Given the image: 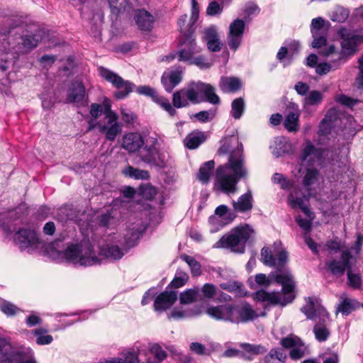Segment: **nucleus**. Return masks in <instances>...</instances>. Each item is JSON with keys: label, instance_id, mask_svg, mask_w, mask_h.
Returning a JSON list of instances; mask_svg holds the SVG:
<instances>
[{"label": "nucleus", "instance_id": "obj_1", "mask_svg": "<svg viewBox=\"0 0 363 363\" xmlns=\"http://www.w3.org/2000/svg\"><path fill=\"white\" fill-rule=\"evenodd\" d=\"M229 153L228 162L216 169L215 187L225 193L235 191L238 182L247 177L242 144L237 135L225 137L220 140L218 155Z\"/></svg>", "mask_w": 363, "mask_h": 363}, {"label": "nucleus", "instance_id": "obj_2", "mask_svg": "<svg viewBox=\"0 0 363 363\" xmlns=\"http://www.w3.org/2000/svg\"><path fill=\"white\" fill-rule=\"evenodd\" d=\"M208 101L218 105L220 103L219 96L215 93V88L210 84L201 82H191L172 96V106L176 108L187 107L193 104Z\"/></svg>", "mask_w": 363, "mask_h": 363}, {"label": "nucleus", "instance_id": "obj_3", "mask_svg": "<svg viewBox=\"0 0 363 363\" xmlns=\"http://www.w3.org/2000/svg\"><path fill=\"white\" fill-rule=\"evenodd\" d=\"M274 281L281 285V291L269 292L264 289L257 291L253 298L259 302H265L268 305H280L285 306L293 302L295 298L294 289L296 284L292 274L287 270L273 275Z\"/></svg>", "mask_w": 363, "mask_h": 363}, {"label": "nucleus", "instance_id": "obj_4", "mask_svg": "<svg viewBox=\"0 0 363 363\" xmlns=\"http://www.w3.org/2000/svg\"><path fill=\"white\" fill-rule=\"evenodd\" d=\"M65 259L79 267H91L101 264V259L89 240L71 244L63 252Z\"/></svg>", "mask_w": 363, "mask_h": 363}, {"label": "nucleus", "instance_id": "obj_5", "mask_svg": "<svg viewBox=\"0 0 363 363\" xmlns=\"http://www.w3.org/2000/svg\"><path fill=\"white\" fill-rule=\"evenodd\" d=\"M254 233V230L248 224L239 225L224 235L214 245V248H228L234 252L243 253L246 242Z\"/></svg>", "mask_w": 363, "mask_h": 363}, {"label": "nucleus", "instance_id": "obj_6", "mask_svg": "<svg viewBox=\"0 0 363 363\" xmlns=\"http://www.w3.org/2000/svg\"><path fill=\"white\" fill-rule=\"evenodd\" d=\"M301 310L308 319L313 320L316 323L313 328L315 338L320 342L325 341L330 335L325 325V323L328 320V313L325 308L315 302L313 298L308 297L306 304Z\"/></svg>", "mask_w": 363, "mask_h": 363}, {"label": "nucleus", "instance_id": "obj_7", "mask_svg": "<svg viewBox=\"0 0 363 363\" xmlns=\"http://www.w3.org/2000/svg\"><path fill=\"white\" fill-rule=\"evenodd\" d=\"M159 145L157 135L149 137L139 152L138 157L140 160L160 169L165 167L168 156L160 149Z\"/></svg>", "mask_w": 363, "mask_h": 363}, {"label": "nucleus", "instance_id": "obj_8", "mask_svg": "<svg viewBox=\"0 0 363 363\" xmlns=\"http://www.w3.org/2000/svg\"><path fill=\"white\" fill-rule=\"evenodd\" d=\"M337 34L340 38L341 51L338 53L337 60L345 62L346 58L354 55L363 43V35L357 30L345 27L338 29Z\"/></svg>", "mask_w": 363, "mask_h": 363}, {"label": "nucleus", "instance_id": "obj_9", "mask_svg": "<svg viewBox=\"0 0 363 363\" xmlns=\"http://www.w3.org/2000/svg\"><path fill=\"white\" fill-rule=\"evenodd\" d=\"M98 72L101 78L117 89L113 96L118 100L126 98L136 88L133 82L123 79L117 73L103 66L98 67Z\"/></svg>", "mask_w": 363, "mask_h": 363}, {"label": "nucleus", "instance_id": "obj_10", "mask_svg": "<svg viewBox=\"0 0 363 363\" xmlns=\"http://www.w3.org/2000/svg\"><path fill=\"white\" fill-rule=\"evenodd\" d=\"M201 48L197 45L193 33H189L184 37L181 48L177 52L179 61L189 63L194 55L199 53Z\"/></svg>", "mask_w": 363, "mask_h": 363}, {"label": "nucleus", "instance_id": "obj_11", "mask_svg": "<svg viewBox=\"0 0 363 363\" xmlns=\"http://www.w3.org/2000/svg\"><path fill=\"white\" fill-rule=\"evenodd\" d=\"M136 92L141 95L150 96L161 108L167 111L169 116L173 117L177 115V111L171 104L169 100L157 94L155 89L148 86H140L136 88Z\"/></svg>", "mask_w": 363, "mask_h": 363}, {"label": "nucleus", "instance_id": "obj_12", "mask_svg": "<svg viewBox=\"0 0 363 363\" xmlns=\"http://www.w3.org/2000/svg\"><path fill=\"white\" fill-rule=\"evenodd\" d=\"M86 96V88L82 82L75 81L72 83L67 91V101L77 107L86 106L88 104Z\"/></svg>", "mask_w": 363, "mask_h": 363}, {"label": "nucleus", "instance_id": "obj_13", "mask_svg": "<svg viewBox=\"0 0 363 363\" xmlns=\"http://www.w3.org/2000/svg\"><path fill=\"white\" fill-rule=\"evenodd\" d=\"M280 344L284 348L290 349L289 356L292 359L302 358L306 352L307 347L296 335H289L281 340Z\"/></svg>", "mask_w": 363, "mask_h": 363}, {"label": "nucleus", "instance_id": "obj_14", "mask_svg": "<svg viewBox=\"0 0 363 363\" xmlns=\"http://www.w3.org/2000/svg\"><path fill=\"white\" fill-rule=\"evenodd\" d=\"M245 28L243 20L238 18L234 20L229 26L227 35V43L230 50L234 51L240 47Z\"/></svg>", "mask_w": 363, "mask_h": 363}, {"label": "nucleus", "instance_id": "obj_15", "mask_svg": "<svg viewBox=\"0 0 363 363\" xmlns=\"http://www.w3.org/2000/svg\"><path fill=\"white\" fill-rule=\"evenodd\" d=\"M8 38H10L11 40V54L13 59H18L21 53L33 49L39 43V38H37V35L20 36L21 43L18 42L17 44L13 42L14 40L13 37L9 36Z\"/></svg>", "mask_w": 363, "mask_h": 363}, {"label": "nucleus", "instance_id": "obj_16", "mask_svg": "<svg viewBox=\"0 0 363 363\" xmlns=\"http://www.w3.org/2000/svg\"><path fill=\"white\" fill-rule=\"evenodd\" d=\"M13 240L21 250L33 247L39 242L35 231L26 228L18 230L14 235Z\"/></svg>", "mask_w": 363, "mask_h": 363}, {"label": "nucleus", "instance_id": "obj_17", "mask_svg": "<svg viewBox=\"0 0 363 363\" xmlns=\"http://www.w3.org/2000/svg\"><path fill=\"white\" fill-rule=\"evenodd\" d=\"M352 259L351 253L346 250L342 253L341 259H333L326 262V269L335 276H342L345 270H348L351 267L350 259Z\"/></svg>", "mask_w": 363, "mask_h": 363}, {"label": "nucleus", "instance_id": "obj_18", "mask_svg": "<svg viewBox=\"0 0 363 363\" xmlns=\"http://www.w3.org/2000/svg\"><path fill=\"white\" fill-rule=\"evenodd\" d=\"M145 145V140L139 133H125L121 140V147L130 154H134L140 151Z\"/></svg>", "mask_w": 363, "mask_h": 363}, {"label": "nucleus", "instance_id": "obj_19", "mask_svg": "<svg viewBox=\"0 0 363 363\" xmlns=\"http://www.w3.org/2000/svg\"><path fill=\"white\" fill-rule=\"evenodd\" d=\"M288 203L292 208H299L305 215L311 216L312 211L304 203L305 201L308 200L307 195L296 185L290 191L288 196Z\"/></svg>", "mask_w": 363, "mask_h": 363}, {"label": "nucleus", "instance_id": "obj_20", "mask_svg": "<svg viewBox=\"0 0 363 363\" xmlns=\"http://www.w3.org/2000/svg\"><path fill=\"white\" fill-rule=\"evenodd\" d=\"M206 313L215 320L233 323V304L225 303L210 306L207 308Z\"/></svg>", "mask_w": 363, "mask_h": 363}, {"label": "nucleus", "instance_id": "obj_21", "mask_svg": "<svg viewBox=\"0 0 363 363\" xmlns=\"http://www.w3.org/2000/svg\"><path fill=\"white\" fill-rule=\"evenodd\" d=\"M258 316L259 315L248 303L240 305L233 304V323H247Z\"/></svg>", "mask_w": 363, "mask_h": 363}, {"label": "nucleus", "instance_id": "obj_22", "mask_svg": "<svg viewBox=\"0 0 363 363\" xmlns=\"http://www.w3.org/2000/svg\"><path fill=\"white\" fill-rule=\"evenodd\" d=\"M133 18L138 28L142 31H150L155 22V16L144 9L134 10Z\"/></svg>", "mask_w": 363, "mask_h": 363}, {"label": "nucleus", "instance_id": "obj_23", "mask_svg": "<svg viewBox=\"0 0 363 363\" xmlns=\"http://www.w3.org/2000/svg\"><path fill=\"white\" fill-rule=\"evenodd\" d=\"M118 119V116H114L113 118L107 119L104 124H98L100 131L105 134L106 139L108 141H113L122 132L123 125Z\"/></svg>", "mask_w": 363, "mask_h": 363}, {"label": "nucleus", "instance_id": "obj_24", "mask_svg": "<svg viewBox=\"0 0 363 363\" xmlns=\"http://www.w3.org/2000/svg\"><path fill=\"white\" fill-rule=\"evenodd\" d=\"M182 72L183 69L181 67H178L174 70L163 73L161 82L167 92H171L182 82Z\"/></svg>", "mask_w": 363, "mask_h": 363}, {"label": "nucleus", "instance_id": "obj_25", "mask_svg": "<svg viewBox=\"0 0 363 363\" xmlns=\"http://www.w3.org/2000/svg\"><path fill=\"white\" fill-rule=\"evenodd\" d=\"M177 299V291H164L160 294L155 300L154 308L157 311H163L169 308Z\"/></svg>", "mask_w": 363, "mask_h": 363}, {"label": "nucleus", "instance_id": "obj_26", "mask_svg": "<svg viewBox=\"0 0 363 363\" xmlns=\"http://www.w3.org/2000/svg\"><path fill=\"white\" fill-rule=\"evenodd\" d=\"M323 155V150L320 148H316L312 143L307 140L303 144V149L299 155V160L304 162L307 161L309 163L315 160H319Z\"/></svg>", "mask_w": 363, "mask_h": 363}, {"label": "nucleus", "instance_id": "obj_27", "mask_svg": "<svg viewBox=\"0 0 363 363\" xmlns=\"http://www.w3.org/2000/svg\"><path fill=\"white\" fill-rule=\"evenodd\" d=\"M111 12V18L114 16L116 20L122 13L129 14L132 9V5L129 0H107Z\"/></svg>", "mask_w": 363, "mask_h": 363}, {"label": "nucleus", "instance_id": "obj_28", "mask_svg": "<svg viewBox=\"0 0 363 363\" xmlns=\"http://www.w3.org/2000/svg\"><path fill=\"white\" fill-rule=\"evenodd\" d=\"M252 195L250 191L241 195L237 201H233V206L235 211L245 213L252 208Z\"/></svg>", "mask_w": 363, "mask_h": 363}, {"label": "nucleus", "instance_id": "obj_29", "mask_svg": "<svg viewBox=\"0 0 363 363\" xmlns=\"http://www.w3.org/2000/svg\"><path fill=\"white\" fill-rule=\"evenodd\" d=\"M24 358V353L20 350L13 348L9 343V347L4 350V354L0 357L1 363H18L21 362Z\"/></svg>", "mask_w": 363, "mask_h": 363}, {"label": "nucleus", "instance_id": "obj_30", "mask_svg": "<svg viewBox=\"0 0 363 363\" xmlns=\"http://www.w3.org/2000/svg\"><path fill=\"white\" fill-rule=\"evenodd\" d=\"M0 51L4 52L7 55H11V57H6L4 59H1V63L0 65V68L2 71L5 72L9 69V63L12 62L14 63L17 59H13V55L11 54V40L10 38H7L6 39L3 38V41L0 44Z\"/></svg>", "mask_w": 363, "mask_h": 363}, {"label": "nucleus", "instance_id": "obj_31", "mask_svg": "<svg viewBox=\"0 0 363 363\" xmlns=\"http://www.w3.org/2000/svg\"><path fill=\"white\" fill-rule=\"evenodd\" d=\"M335 118L336 111L333 109L329 110L319 125L318 132L320 135H326L330 133Z\"/></svg>", "mask_w": 363, "mask_h": 363}, {"label": "nucleus", "instance_id": "obj_32", "mask_svg": "<svg viewBox=\"0 0 363 363\" xmlns=\"http://www.w3.org/2000/svg\"><path fill=\"white\" fill-rule=\"evenodd\" d=\"M240 87L241 82L236 77H222L220 79V88L223 92H235Z\"/></svg>", "mask_w": 363, "mask_h": 363}, {"label": "nucleus", "instance_id": "obj_33", "mask_svg": "<svg viewBox=\"0 0 363 363\" xmlns=\"http://www.w3.org/2000/svg\"><path fill=\"white\" fill-rule=\"evenodd\" d=\"M100 252L106 258L112 259H120L124 255V252L118 245L112 244L104 245L101 249Z\"/></svg>", "mask_w": 363, "mask_h": 363}, {"label": "nucleus", "instance_id": "obj_34", "mask_svg": "<svg viewBox=\"0 0 363 363\" xmlns=\"http://www.w3.org/2000/svg\"><path fill=\"white\" fill-rule=\"evenodd\" d=\"M286 355L280 348H273L259 362L255 363H285Z\"/></svg>", "mask_w": 363, "mask_h": 363}, {"label": "nucleus", "instance_id": "obj_35", "mask_svg": "<svg viewBox=\"0 0 363 363\" xmlns=\"http://www.w3.org/2000/svg\"><path fill=\"white\" fill-rule=\"evenodd\" d=\"M206 135L202 132H193L189 134L184 142L186 147L191 150L197 148L206 140Z\"/></svg>", "mask_w": 363, "mask_h": 363}, {"label": "nucleus", "instance_id": "obj_36", "mask_svg": "<svg viewBox=\"0 0 363 363\" xmlns=\"http://www.w3.org/2000/svg\"><path fill=\"white\" fill-rule=\"evenodd\" d=\"M179 299L182 304H189L194 301L201 300L202 298L199 294V288L194 287L183 291L180 294Z\"/></svg>", "mask_w": 363, "mask_h": 363}, {"label": "nucleus", "instance_id": "obj_37", "mask_svg": "<svg viewBox=\"0 0 363 363\" xmlns=\"http://www.w3.org/2000/svg\"><path fill=\"white\" fill-rule=\"evenodd\" d=\"M214 167L215 162L213 160L204 162L199 169L197 179L203 184L208 183Z\"/></svg>", "mask_w": 363, "mask_h": 363}, {"label": "nucleus", "instance_id": "obj_38", "mask_svg": "<svg viewBox=\"0 0 363 363\" xmlns=\"http://www.w3.org/2000/svg\"><path fill=\"white\" fill-rule=\"evenodd\" d=\"M180 258L189 265L193 277H199L201 274V265L194 257L187 255H182Z\"/></svg>", "mask_w": 363, "mask_h": 363}, {"label": "nucleus", "instance_id": "obj_39", "mask_svg": "<svg viewBox=\"0 0 363 363\" xmlns=\"http://www.w3.org/2000/svg\"><path fill=\"white\" fill-rule=\"evenodd\" d=\"M323 101V94L320 91L313 90L309 91L308 95L303 99V104L304 107L318 106Z\"/></svg>", "mask_w": 363, "mask_h": 363}, {"label": "nucleus", "instance_id": "obj_40", "mask_svg": "<svg viewBox=\"0 0 363 363\" xmlns=\"http://www.w3.org/2000/svg\"><path fill=\"white\" fill-rule=\"evenodd\" d=\"M123 172L125 175L135 179H148L150 178V173L147 171L131 166H128Z\"/></svg>", "mask_w": 363, "mask_h": 363}, {"label": "nucleus", "instance_id": "obj_41", "mask_svg": "<svg viewBox=\"0 0 363 363\" xmlns=\"http://www.w3.org/2000/svg\"><path fill=\"white\" fill-rule=\"evenodd\" d=\"M245 101L242 97L234 99L231 104V116L235 119L240 118L245 111Z\"/></svg>", "mask_w": 363, "mask_h": 363}, {"label": "nucleus", "instance_id": "obj_42", "mask_svg": "<svg viewBox=\"0 0 363 363\" xmlns=\"http://www.w3.org/2000/svg\"><path fill=\"white\" fill-rule=\"evenodd\" d=\"M298 113L294 112H290L286 117L284 121V127L289 132L296 131L298 126Z\"/></svg>", "mask_w": 363, "mask_h": 363}, {"label": "nucleus", "instance_id": "obj_43", "mask_svg": "<svg viewBox=\"0 0 363 363\" xmlns=\"http://www.w3.org/2000/svg\"><path fill=\"white\" fill-rule=\"evenodd\" d=\"M218 291L217 287L210 283H206L199 289V294L201 298L206 299H213L216 296Z\"/></svg>", "mask_w": 363, "mask_h": 363}, {"label": "nucleus", "instance_id": "obj_44", "mask_svg": "<svg viewBox=\"0 0 363 363\" xmlns=\"http://www.w3.org/2000/svg\"><path fill=\"white\" fill-rule=\"evenodd\" d=\"M215 214L220 218L226 220L228 223L232 222L235 218L233 212L230 211L228 207L225 205H220L215 210Z\"/></svg>", "mask_w": 363, "mask_h": 363}, {"label": "nucleus", "instance_id": "obj_45", "mask_svg": "<svg viewBox=\"0 0 363 363\" xmlns=\"http://www.w3.org/2000/svg\"><path fill=\"white\" fill-rule=\"evenodd\" d=\"M45 333H47V330L43 328H38L33 330V334L37 337L36 342L38 345H49L52 342V337L50 335H45Z\"/></svg>", "mask_w": 363, "mask_h": 363}, {"label": "nucleus", "instance_id": "obj_46", "mask_svg": "<svg viewBox=\"0 0 363 363\" xmlns=\"http://www.w3.org/2000/svg\"><path fill=\"white\" fill-rule=\"evenodd\" d=\"M140 235L141 233L138 230H129L125 235V245L128 248L135 246Z\"/></svg>", "mask_w": 363, "mask_h": 363}, {"label": "nucleus", "instance_id": "obj_47", "mask_svg": "<svg viewBox=\"0 0 363 363\" xmlns=\"http://www.w3.org/2000/svg\"><path fill=\"white\" fill-rule=\"evenodd\" d=\"M241 348L250 354H262L267 352V349L261 345H254L250 343H242Z\"/></svg>", "mask_w": 363, "mask_h": 363}, {"label": "nucleus", "instance_id": "obj_48", "mask_svg": "<svg viewBox=\"0 0 363 363\" xmlns=\"http://www.w3.org/2000/svg\"><path fill=\"white\" fill-rule=\"evenodd\" d=\"M347 284L350 287L354 289H358L362 286V279L359 274L353 273L351 267L347 272Z\"/></svg>", "mask_w": 363, "mask_h": 363}, {"label": "nucleus", "instance_id": "obj_49", "mask_svg": "<svg viewBox=\"0 0 363 363\" xmlns=\"http://www.w3.org/2000/svg\"><path fill=\"white\" fill-rule=\"evenodd\" d=\"M189 279V275L186 272H177L173 280L169 284L171 288H180L183 286Z\"/></svg>", "mask_w": 363, "mask_h": 363}, {"label": "nucleus", "instance_id": "obj_50", "mask_svg": "<svg viewBox=\"0 0 363 363\" xmlns=\"http://www.w3.org/2000/svg\"><path fill=\"white\" fill-rule=\"evenodd\" d=\"M349 16V11L343 7H338L333 12L330 19L333 21L342 23L345 22Z\"/></svg>", "mask_w": 363, "mask_h": 363}, {"label": "nucleus", "instance_id": "obj_51", "mask_svg": "<svg viewBox=\"0 0 363 363\" xmlns=\"http://www.w3.org/2000/svg\"><path fill=\"white\" fill-rule=\"evenodd\" d=\"M307 218H303L301 216L296 218V221L303 230L306 232V234L311 230L312 220L314 219V213L312 212L311 216L310 215H306Z\"/></svg>", "mask_w": 363, "mask_h": 363}, {"label": "nucleus", "instance_id": "obj_52", "mask_svg": "<svg viewBox=\"0 0 363 363\" xmlns=\"http://www.w3.org/2000/svg\"><path fill=\"white\" fill-rule=\"evenodd\" d=\"M319 172L315 169H308L303 177V184L305 186L308 187L313 184L318 179Z\"/></svg>", "mask_w": 363, "mask_h": 363}, {"label": "nucleus", "instance_id": "obj_53", "mask_svg": "<svg viewBox=\"0 0 363 363\" xmlns=\"http://www.w3.org/2000/svg\"><path fill=\"white\" fill-rule=\"evenodd\" d=\"M261 257L263 263L267 266H275L276 258L269 247H264L261 250Z\"/></svg>", "mask_w": 363, "mask_h": 363}, {"label": "nucleus", "instance_id": "obj_54", "mask_svg": "<svg viewBox=\"0 0 363 363\" xmlns=\"http://www.w3.org/2000/svg\"><path fill=\"white\" fill-rule=\"evenodd\" d=\"M280 272L272 273L269 277H267L264 274H258L255 276V280L259 286L267 287L272 281H274L273 275L278 274Z\"/></svg>", "mask_w": 363, "mask_h": 363}, {"label": "nucleus", "instance_id": "obj_55", "mask_svg": "<svg viewBox=\"0 0 363 363\" xmlns=\"http://www.w3.org/2000/svg\"><path fill=\"white\" fill-rule=\"evenodd\" d=\"M140 194L145 199L151 200L157 195V191L155 186L146 184L140 187Z\"/></svg>", "mask_w": 363, "mask_h": 363}, {"label": "nucleus", "instance_id": "obj_56", "mask_svg": "<svg viewBox=\"0 0 363 363\" xmlns=\"http://www.w3.org/2000/svg\"><path fill=\"white\" fill-rule=\"evenodd\" d=\"M355 308V305L352 300L350 298L344 299L337 308V311L343 315H349Z\"/></svg>", "mask_w": 363, "mask_h": 363}, {"label": "nucleus", "instance_id": "obj_57", "mask_svg": "<svg viewBox=\"0 0 363 363\" xmlns=\"http://www.w3.org/2000/svg\"><path fill=\"white\" fill-rule=\"evenodd\" d=\"M150 352L158 362L163 361L167 356L166 352L157 344L151 345Z\"/></svg>", "mask_w": 363, "mask_h": 363}, {"label": "nucleus", "instance_id": "obj_58", "mask_svg": "<svg viewBox=\"0 0 363 363\" xmlns=\"http://www.w3.org/2000/svg\"><path fill=\"white\" fill-rule=\"evenodd\" d=\"M203 38L205 41H206V43L210 41H213L214 40H216L219 38L218 31L216 26H211L203 30Z\"/></svg>", "mask_w": 363, "mask_h": 363}, {"label": "nucleus", "instance_id": "obj_59", "mask_svg": "<svg viewBox=\"0 0 363 363\" xmlns=\"http://www.w3.org/2000/svg\"><path fill=\"white\" fill-rule=\"evenodd\" d=\"M190 350L194 353L198 355H206L208 356L211 354V351L207 349L203 345L199 342H192L191 343Z\"/></svg>", "mask_w": 363, "mask_h": 363}, {"label": "nucleus", "instance_id": "obj_60", "mask_svg": "<svg viewBox=\"0 0 363 363\" xmlns=\"http://www.w3.org/2000/svg\"><path fill=\"white\" fill-rule=\"evenodd\" d=\"M198 314H199V311L190 312V311H182V310H180L179 308H174L171 312L169 318L179 319V318H186V317H189V316H192V315H196Z\"/></svg>", "mask_w": 363, "mask_h": 363}, {"label": "nucleus", "instance_id": "obj_61", "mask_svg": "<svg viewBox=\"0 0 363 363\" xmlns=\"http://www.w3.org/2000/svg\"><path fill=\"white\" fill-rule=\"evenodd\" d=\"M324 23L325 20L321 17L313 18L311 24V31L312 35L320 33V30L323 28Z\"/></svg>", "mask_w": 363, "mask_h": 363}, {"label": "nucleus", "instance_id": "obj_62", "mask_svg": "<svg viewBox=\"0 0 363 363\" xmlns=\"http://www.w3.org/2000/svg\"><path fill=\"white\" fill-rule=\"evenodd\" d=\"M189 65H195L201 69L209 68L211 63L206 60V58L203 55H199L191 58V60L189 62Z\"/></svg>", "mask_w": 363, "mask_h": 363}, {"label": "nucleus", "instance_id": "obj_63", "mask_svg": "<svg viewBox=\"0 0 363 363\" xmlns=\"http://www.w3.org/2000/svg\"><path fill=\"white\" fill-rule=\"evenodd\" d=\"M0 310L6 315H15L18 308L10 302L4 301L0 303Z\"/></svg>", "mask_w": 363, "mask_h": 363}, {"label": "nucleus", "instance_id": "obj_64", "mask_svg": "<svg viewBox=\"0 0 363 363\" xmlns=\"http://www.w3.org/2000/svg\"><path fill=\"white\" fill-rule=\"evenodd\" d=\"M122 354L124 357V363L138 362V355L134 349H130L126 352H123Z\"/></svg>", "mask_w": 363, "mask_h": 363}]
</instances>
